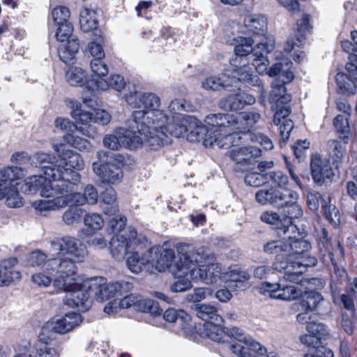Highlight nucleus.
<instances>
[{"instance_id":"f257e3e1","label":"nucleus","mask_w":357,"mask_h":357,"mask_svg":"<svg viewBox=\"0 0 357 357\" xmlns=\"http://www.w3.org/2000/svg\"><path fill=\"white\" fill-rule=\"evenodd\" d=\"M245 26L256 36H261V40L252 47L255 40L252 38L238 36L234 38L235 42L234 56L230 59L234 72L238 79L250 80L252 66L258 73L266 72L269 61L266 54L275 49V40L267 34V19L261 15H250L244 19Z\"/></svg>"},{"instance_id":"f03ea898","label":"nucleus","mask_w":357,"mask_h":357,"mask_svg":"<svg viewBox=\"0 0 357 357\" xmlns=\"http://www.w3.org/2000/svg\"><path fill=\"white\" fill-rule=\"evenodd\" d=\"M132 119L135 126L131 128L137 129H127L123 127L116 128L112 133L105 135L102 139L105 147L118 151L122 146L129 149L139 148L143 143H146L152 149L157 150L160 146L169 142V139L162 132H157L156 136L148 135L146 132V123L151 119L158 117V120L165 121V117L160 112H145L144 110L135 111L132 113Z\"/></svg>"},{"instance_id":"7ed1b4c3","label":"nucleus","mask_w":357,"mask_h":357,"mask_svg":"<svg viewBox=\"0 0 357 357\" xmlns=\"http://www.w3.org/2000/svg\"><path fill=\"white\" fill-rule=\"evenodd\" d=\"M52 160L49 153L42 151L36 152L29 158L30 165L40 169L45 176L33 175L28 177L21 187L22 192L27 194L38 192L45 198L43 200H50L59 192L60 181L77 183L78 176L76 173L68 170L63 172L61 167L53 165Z\"/></svg>"},{"instance_id":"20e7f679","label":"nucleus","mask_w":357,"mask_h":357,"mask_svg":"<svg viewBox=\"0 0 357 357\" xmlns=\"http://www.w3.org/2000/svg\"><path fill=\"white\" fill-rule=\"evenodd\" d=\"M204 258L203 248H195L190 244L181 243L177 246V258L174 264L172 272L175 282L171 289L174 292H182L192 287L191 266L194 262H201Z\"/></svg>"},{"instance_id":"39448f33","label":"nucleus","mask_w":357,"mask_h":357,"mask_svg":"<svg viewBox=\"0 0 357 357\" xmlns=\"http://www.w3.org/2000/svg\"><path fill=\"white\" fill-rule=\"evenodd\" d=\"M298 193L292 190L257 191L255 194V199L259 204H270L284 209V217L289 219L290 225L287 230L291 233L298 230L297 227L292 223V220L303 215V210L298 204Z\"/></svg>"},{"instance_id":"423d86ee","label":"nucleus","mask_w":357,"mask_h":357,"mask_svg":"<svg viewBox=\"0 0 357 357\" xmlns=\"http://www.w3.org/2000/svg\"><path fill=\"white\" fill-rule=\"evenodd\" d=\"M77 184L68 183V181H60L59 192L54 198L50 200H36L31 203L36 213L45 215L49 211H60L67 206H83L86 204L84 194L73 192V186Z\"/></svg>"},{"instance_id":"0eeeda50","label":"nucleus","mask_w":357,"mask_h":357,"mask_svg":"<svg viewBox=\"0 0 357 357\" xmlns=\"http://www.w3.org/2000/svg\"><path fill=\"white\" fill-rule=\"evenodd\" d=\"M190 121L195 123L194 130L187 135V139L190 142L203 140L206 135H214L220 132H232L235 130L236 119L234 114H211L206 116L204 125L196 118H191Z\"/></svg>"},{"instance_id":"6e6552de","label":"nucleus","mask_w":357,"mask_h":357,"mask_svg":"<svg viewBox=\"0 0 357 357\" xmlns=\"http://www.w3.org/2000/svg\"><path fill=\"white\" fill-rule=\"evenodd\" d=\"M74 258L60 256L58 258L47 260L45 263V270L54 278V286L58 289H69L75 287L77 275V263Z\"/></svg>"},{"instance_id":"1a4fd4ad","label":"nucleus","mask_w":357,"mask_h":357,"mask_svg":"<svg viewBox=\"0 0 357 357\" xmlns=\"http://www.w3.org/2000/svg\"><path fill=\"white\" fill-rule=\"evenodd\" d=\"M149 112H160L165 117V121L158 120V117H155L154 119H151L150 123H146V132L148 135H151L156 136L157 132H162L169 139V142L165 143L164 145L171 143V137L180 138L186 135L187 132L190 129V132L194 130L195 125L194 122L190 121L191 118L194 116L182 117L179 123H167L168 117L161 110L152 109Z\"/></svg>"},{"instance_id":"9d476101","label":"nucleus","mask_w":357,"mask_h":357,"mask_svg":"<svg viewBox=\"0 0 357 357\" xmlns=\"http://www.w3.org/2000/svg\"><path fill=\"white\" fill-rule=\"evenodd\" d=\"M235 130L239 131L245 137L259 144L264 149L271 150L273 144L271 139L261 132H250V130L261 119V114L255 111L243 112L234 115Z\"/></svg>"},{"instance_id":"9b49d317","label":"nucleus","mask_w":357,"mask_h":357,"mask_svg":"<svg viewBox=\"0 0 357 357\" xmlns=\"http://www.w3.org/2000/svg\"><path fill=\"white\" fill-rule=\"evenodd\" d=\"M98 161L93 162V169L100 181L104 183L116 185L123 178V171L116 164L112 162V153L104 150L98 151Z\"/></svg>"},{"instance_id":"f8f14e48","label":"nucleus","mask_w":357,"mask_h":357,"mask_svg":"<svg viewBox=\"0 0 357 357\" xmlns=\"http://www.w3.org/2000/svg\"><path fill=\"white\" fill-rule=\"evenodd\" d=\"M317 263V258L305 252V255H301L294 259H289V262L286 263L285 266H279L278 262L275 263V268L278 272L284 271L283 280L298 283L301 280L305 268L314 266Z\"/></svg>"},{"instance_id":"ddd939ff","label":"nucleus","mask_w":357,"mask_h":357,"mask_svg":"<svg viewBox=\"0 0 357 357\" xmlns=\"http://www.w3.org/2000/svg\"><path fill=\"white\" fill-rule=\"evenodd\" d=\"M141 238L138 237L136 229L129 227L122 234H115L110 241V251L116 259L122 260L132 249L139 246Z\"/></svg>"},{"instance_id":"4468645a","label":"nucleus","mask_w":357,"mask_h":357,"mask_svg":"<svg viewBox=\"0 0 357 357\" xmlns=\"http://www.w3.org/2000/svg\"><path fill=\"white\" fill-rule=\"evenodd\" d=\"M65 103L71 109L70 115L75 120L77 130L87 137H93L96 134V128L92 125L94 114L83 109L80 103L76 100L66 98Z\"/></svg>"},{"instance_id":"2eb2a0df","label":"nucleus","mask_w":357,"mask_h":357,"mask_svg":"<svg viewBox=\"0 0 357 357\" xmlns=\"http://www.w3.org/2000/svg\"><path fill=\"white\" fill-rule=\"evenodd\" d=\"M342 47L349 54V61L346 64L347 73H338L336 75V82L339 89H352L356 86L357 78V55L355 45L349 40L342 42Z\"/></svg>"},{"instance_id":"dca6fc26","label":"nucleus","mask_w":357,"mask_h":357,"mask_svg":"<svg viewBox=\"0 0 357 357\" xmlns=\"http://www.w3.org/2000/svg\"><path fill=\"white\" fill-rule=\"evenodd\" d=\"M66 294L64 302L66 305L72 307H77L82 311L87 310L91 306L90 294L91 291V284L90 282H84L81 283L80 278L76 280L75 287L69 289H60Z\"/></svg>"},{"instance_id":"f3484780","label":"nucleus","mask_w":357,"mask_h":357,"mask_svg":"<svg viewBox=\"0 0 357 357\" xmlns=\"http://www.w3.org/2000/svg\"><path fill=\"white\" fill-rule=\"evenodd\" d=\"M51 245L60 256L74 258L75 261H84L88 255L86 245L71 236L57 238L52 241Z\"/></svg>"},{"instance_id":"a211bd4d","label":"nucleus","mask_w":357,"mask_h":357,"mask_svg":"<svg viewBox=\"0 0 357 357\" xmlns=\"http://www.w3.org/2000/svg\"><path fill=\"white\" fill-rule=\"evenodd\" d=\"M54 149L58 154V158L50 154L53 158V165L59 166L63 172L70 171L78 176V181L75 184L80 182V176L74 169L81 170L84 167V162L81 155L70 149H66L63 144L54 145ZM68 183H71L68 182Z\"/></svg>"},{"instance_id":"6ab92c4d","label":"nucleus","mask_w":357,"mask_h":357,"mask_svg":"<svg viewBox=\"0 0 357 357\" xmlns=\"http://www.w3.org/2000/svg\"><path fill=\"white\" fill-rule=\"evenodd\" d=\"M91 291L97 299L102 301L114 296L130 291L132 284L128 282L107 283L103 278H96L91 280Z\"/></svg>"},{"instance_id":"aec40b11","label":"nucleus","mask_w":357,"mask_h":357,"mask_svg":"<svg viewBox=\"0 0 357 357\" xmlns=\"http://www.w3.org/2000/svg\"><path fill=\"white\" fill-rule=\"evenodd\" d=\"M207 254L204 252V258L201 262H194L191 266V277L195 282L212 284L221 278L222 268L218 264L211 263L206 266L201 265L205 261Z\"/></svg>"},{"instance_id":"412c9836","label":"nucleus","mask_w":357,"mask_h":357,"mask_svg":"<svg viewBox=\"0 0 357 357\" xmlns=\"http://www.w3.org/2000/svg\"><path fill=\"white\" fill-rule=\"evenodd\" d=\"M259 291L271 298L287 301L296 300L301 295L300 289L292 285L282 284L281 280L278 283H262Z\"/></svg>"},{"instance_id":"4be33fe9","label":"nucleus","mask_w":357,"mask_h":357,"mask_svg":"<svg viewBox=\"0 0 357 357\" xmlns=\"http://www.w3.org/2000/svg\"><path fill=\"white\" fill-rule=\"evenodd\" d=\"M292 62L289 58L282 56L278 59L277 62L268 71L266 69L264 73H268L271 77H276V84L278 88L282 87L284 84L291 82L294 75L291 70ZM264 74V73H262Z\"/></svg>"},{"instance_id":"5701e85b","label":"nucleus","mask_w":357,"mask_h":357,"mask_svg":"<svg viewBox=\"0 0 357 357\" xmlns=\"http://www.w3.org/2000/svg\"><path fill=\"white\" fill-rule=\"evenodd\" d=\"M82 321V317L79 314L68 312L62 317L49 322L48 326L52 332L64 335L78 327Z\"/></svg>"},{"instance_id":"b1692460","label":"nucleus","mask_w":357,"mask_h":357,"mask_svg":"<svg viewBox=\"0 0 357 357\" xmlns=\"http://www.w3.org/2000/svg\"><path fill=\"white\" fill-rule=\"evenodd\" d=\"M286 235L287 242V260L294 259L311 248L310 243L305 239L298 229L295 233H287Z\"/></svg>"},{"instance_id":"393cba45","label":"nucleus","mask_w":357,"mask_h":357,"mask_svg":"<svg viewBox=\"0 0 357 357\" xmlns=\"http://www.w3.org/2000/svg\"><path fill=\"white\" fill-rule=\"evenodd\" d=\"M126 100L128 105L138 108H155L160 105L159 97L152 92L130 91L129 95H126Z\"/></svg>"},{"instance_id":"a878e982","label":"nucleus","mask_w":357,"mask_h":357,"mask_svg":"<svg viewBox=\"0 0 357 357\" xmlns=\"http://www.w3.org/2000/svg\"><path fill=\"white\" fill-rule=\"evenodd\" d=\"M220 132L214 135H208L204 139V145L213 146L216 145L218 148L227 149L231 146L238 145V142L241 139L242 136L240 132Z\"/></svg>"},{"instance_id":"bb28decb","label":"nucleus","mask_w":357,"mask_h":357,"mask_svg":"<svg viewBox=\"0 0 357 357\" xmlns=\"http://www.w3.org/2000/svg\"><path fill=\"white\" fill-rule=\"evenodd\" d=\"M230 65L231 64L230 63ZM231 66L234 73L233 78H229L225 74H222L218 76H210L202 82V86L205 89H218L219 88H226L231 86V83L233 82L234 79H236L241 82H251L253 83V85H255V83L258 82V77L257 75H254L252 73V79L250 80L244 81L243 79H238V76L237 75L236 73L234 72L233 66Z\"/></svg>"},{"instance_id":"cd10ccee","label":"nucleus","mask_w":357,"mask_h":357,"mask_svg":"<svg viewBox=\"0 0 357 357\" xmlns=\"http://www.w3.org/2000/svg\"><path fill=\"white\" fill-rule=\"evenodd\" d=\"M311 174L315 183L322 184L326 178H331L334 174L328 162L323 161L317 155H313L311 159Z\"/></svg>"},{"instance_id":"c85d7f7f","label":"nucleus","mask_w":357,"mask_h":357,"mask_svg":"<svg viewBox=\"0 0 357 357\" xmlns=\"http://www.w3.org/2000/svg\"><path fill=\"white\" fill-rule=\"evenodd\" d=\"M255 102V98L242 91L234 95H231L220 102V107L226 110H238L247 105H252Z\"/></svg>"},{"instance_id":"c756f323","label":"nucleus","mask_w":357,"mask_h":357,"mask_svg":"<svg viewBox=\"0 0 357 357\" xmlns=\"http://www.w3.org/2000/svg\"><path fill=\"white\" fill-rule=\"evenodd\" d=\"M261 150L253 146L236 147L229 152L230 158L236 163L250 165L260 156Z\"/></svg>"},{"instance_id":"7c9ffc66","label":"nucleus","mask_w":357,"mask_h":357,"mask_svg":"<svg viewBox=\"0 0 357 357\" xmlns=\"http://www.w3.org/2000/svg\"><path fill=\"white\" fill-rule=\"evenodd\" d=\"M155 261L153 264L159 272L165 271L170 267L174 269V264L176 260L174 251L172 249L157 248L155 251Z\"/></svg>"},{"instance_id":"2f4dec72","label":"nucleus","mask_w":357,"mask_h":357,"mask_svg":"<svg viewBox=\"0 0 357 357\" xmlns=\"http://www.w3.org/2000/svg\"><path fill=\"white\" fill-rule=\"evenodd\" d=\"M24 170L17 167H6L0 169V199L3 196V190H7L8 185L24 176Z\"/></svg>"},{"instance_id":"473e14b6","label":"nucleus","mask_w":357,"mask_h":357,"mask_svg":"<svg viewBox=\"0 0 357 357\" xmlns=\"http://www.w3.org/2000/svg\"><path fill=\"white\" fill-rule=\"evenodd\" d=\"M319 246L323 255L326 256L328 254L331 261H333V256L336 255L339 257H343V248L339 244L336 243L335 248L333 247L331 238L328 237V233L325 228L321 229V234L320 236Z\"/></svg>"},{"instance_id":"72a5a7b5","label":"nucleus","mask_w":357,"mask_h":357,"mask_svg":"<svg viewBox=\"0 0 357 357\" xmlns=\"http://www.w3.org/2000/svg\"><path fill=\"white\" fill-rule=\"evenodd\" d=\"M262 222L273 226L275 229L282 230L283 234L289 232L288 225H290L289 219L284 217L283 213H278L274 211H266L261 215Z\"/></svg>"},{"instance_id":"f704fd0d","label":"nucleus","mask_w":357,"mask_h":357,"mask_svg":"<svg viewBox=\"0 0 357 357\" xmlns=\"http://www.w3.org/2000/svg\"><path fill=\"white\" fill-rule=\"evenodd\" d=\"M59 47V56L66 63H70L79 50V43L76 36H72Z\"/></svg>"},{"instance_id":"c9c22d12","label":"nucleus","mask_w":357,"mask_h":357,"mask_svg":"<svg viewBox=\"0 0 357 357\" xmlns=\"http://www.w3.org/2000/svg\"><path fill=\"white\" fill-rule=\"evenodd\" d=\"M66 79L67 82L74 87L86 86L88 89V83L91 84L92 80H88L84 70L79 67H70L66 73Z\"/></svg>"},{"instance_id":"e433bc0d","label":"nucleus","mask_w":357,"mask_h":357,"mask_svg":"<svg viewBox=\"0 0 357 357\" xmlns=\"http://www.w3.org/2000/svg\"><path fill=\"white\" fill-rule=\"evenodd\" d=\"M194 310L197 316L204 321H215L223 323V319L218 314V310L215 307L206 304H196L194 306Z\"/></svg>"},{"instance_id":"4c0bfd02","label":"nucleus","mask_w":357,"mask_h":357,"mask_svg":"<svg viewBox=\"0 0 357 357\" xmlns=\"http://www.w3.org/2000/svg\"><path fill=\"white\" fill-rule=\"evenodd\" d=\"M88 83V89H105L106 86L111 89H123L126 86L124 78L119 75H112L107 80H96L94 85Z\"/></svg>"},{"instance_id":"58836bf2","label":"nucleus","mask_w":357,"mask_h":357,"mask_svg":"<svg viewBox=\"0 0 357 357\" xmlns=\"http://www.w3.org/2000/svg\"><path fill=\"white\" fill-rule=\"evenodd\" d=\"M229 282L227 287L232 291L243 290L245 289L244 282L250 279V275L245 271L234 269L228 273Z\"/></svg>"},{"instance_id":"ea45409f","label":"nucleus","mask_w":357,"mask_h":357,"mask_svg":"<svg viewBox=\"0 0 357 357\" xmlns=\"http://www.w3.org/2000/svg\"><path fill=\"white\" fill-rule=\"evenodd\" d=\"M328 151L331 159L333 160V164L337 168L342 163L346 149L341 141L337 139H331L327 144Z\"/></svg>"},{"instance_id":"a19ab883","label":"nucleus","mask_w":357,"mask_h":357,"mask_svg":"<svg viewBox=\"0 0 357 357\" xmlns=\"http://www.w3.org/2000/svg\"><path fill=\"white\" fill-rule=\"evenodd\" d=\"M301 301L300 305L305 311H313L321 305L324 298L320 293L316 291H305L300 296Z\"/></svg>"},{"instance_id":"79ce46f5","label":"nucleus","mask_w":357,"mask_h":357,"mask_svg":"<svg viewBox=\"0 0 357 357\" xmlns=\"http://www.w3.org/2000/svg\"><path fill=\"white\" fill-rule=\"evenodd\" d=\"M79 24L84 32L96 29L98 24L96 12L87 8L82 9L80 12Z\"/></svg>"},{"instance_id":"37998d69","label":"nucleus","mask_w":357,"mask_h":357,"mask_svg":"<svg viewBox=\"0 0 357 357\" xmlns=\"http://www.w3.org/2000/svg\"><path fill=\"white\" fill-rule=\"evenodd\" d=\"M222 323L208 321L204 325L205 335L217 342H224L226 337V331L222 327Z\"/></svg>"},{"instance_id":"c03bdc74","label":"nucleus","mask_w":357,"mask_h":357,"mask_svg":"<svg viewBox=\"0 0 357 357\" xmlns=\"http://www.w3.org/2000/svg\"><path fill=\"white\" fill-rule=\"evenodd\" d=\"M268 181H271L277 188H270L268 189H261L259 191L291 190L287 188L289 182L288 176L281 171H271L267 173V182Z\"/></svg>"},{"instance_id":"a18cd8bd","label":"nucleus","mask_w":357,"mask_h":357,"mask_svg":"<svg viewBox=\"0 0 357 357\" xmlns=\"http://www.w3.org/2000/svg\"><path fill=\"white\" fill-rule=\"evenodd\" d=\"M84 209L76 206H69L62 215V220L67 225H73L81 221Z\"/></svg>"},{"instance_id":"49530a36","label":"nucleus","mask_w":357,"mask_h":357,"mask_svg":"<svg viewBox=\"0 0 357 357\" xmlns=\"http://www.w3.org/2000/svg\"><path fill=\"white\" fill-rule=\"evenodd\" d=\"M137 309L142 312L149 313L154 317L161 314L162 310L159 307L158 303L153 299L137 298Z\"/></svg>"},{"instance_id":"de8ad7c7","label":"nucleus","mask_w":357,"mask_h":357,"mask_svg":"<svg viewBox=\"0 0 357 357\" xmlns=\"http://www.w3.org/2000/svg\"><path fill=\"white\" fill-rule=\"evenodd\" d=\"M291 96L287 91H271L268 100L272 105V109L278 108L287 104L291 100Z\"/></svg>"},{"instance_id":"09e8293b","label":"nucleus","mask_w":357,"mask_h":357,"mask_svg":"<svg viewBox=\"0 0 357 357\" xmlns=\"http://www.w3.org/2000/svg\"><path fill=\"white\" fill-rule=\"evenodd\" d=\"M91 68L93 73L92 79L94 85L96 80H104L102 77L107 75L109 70L107 65L102 59H93L91 61Z\"/></svg>"},{"instance_id":"8fccbe9b","label":"nucleus","mask_w":357,"mask_h":357,"mask_svg":"<svg viewBox=\"0 0 357 357\" xmlns=\"http://www.w3.org/2000/svg\"><path fill=\"white\" fill-rule=\"evenodd\" d=\"M306 329L309 333L314 335L320 341L329 337L330 333L326 326L320 322L308 323Z\"/></svg>"},{"instance_id":"3c124183","label":"nucleus","mask_w":357,"mask_h":357,"mask_svg":"<svg viewBox=\"0 0 357 357\" xmlns=\"http://www.w3.org/2000/svg\"><path fill=\"white\" fill-rule=\"evenodd\" d=\"M3 197H6V204L10 208H20L23 205L22 198L20 194L15 188H7V190H3Z\"/></svg>"},{"instance_id":"603ef678","label":"nucleus","mask_w":357,"mask_h":357,"mask_svg":"<svg viewBox=\"0 0 357 357\" xmlns=\"http://www.w3.org/2000/svg\"><path fill=\"white\" fill-rule=\"evenodd\" d=\"M141 241L139 246L137 249L130 250V256L128 257L126 263L129 269L133 273H139L142 270V264H141L140 257H139V251L141 249Z\"/></svg>"},{"instance_id":"864d4df0","label":"nucleus","mask_w":357,"mask_h":357,"mask_svg":"<svg viewBox=\"0 0 357 357\" xmlns=\"http://www.w3.org/2000/svg\"><path fill=\"white\" fill-rule=\"evenodd\" d=\"M277 247L273 254H276V261L274 264L278 262L279 266H285L288 263L287 260V242L286 236L282 240H278Z\"/></svg>"},{"instance_id":"5fc2aeb1","label":"nucleus","mask_w":357,"mask_h":357,"mask_svg":"<svg viewBox=\"0 0 357 357\" xmlns=\"http://www.w3.org/2000/svg\"><path fill=\"white\" fill-rule=\"evenodd\" d=\"M52 16L56 25L69 23L68 21L70 13L67 7L59 6L54 8L52 11Z\"/></svg>"},{"instance_id":"6e6d98bb","label":"nucleus","mask_w":357,"mask_h":357,"mask_svg":"<svg viewBox=\"0 0 357 357\" xmlns=\"http://www.w3.org/2000/svg\"><path fill=\"white\" fill-rule=\"evenodd\" d=\"M67 142L75 149L82 151H89L91 149V144L86 139L77 135L68 134L66 137Z\"/></svg>"},{"instance_id":"4d7b16f0","label":"nucleus","mask_w":357,"mask_h":357,"mask_svg":"<svg viewBox=\"0 0 357 357\" xmlns=\"http://www.w3.org/2000/svg\"><path fill=\"white\" fill-rule=\"evenodd\" d=\"M163 318L166 321L173 323L178 319L181 321H185L189 319V315L183 310H176L173 308H169L164 312Z\"/></svg>"},{"instance_id":"13d9d810","label":"nucleus","mask_w":357,"mask_h":357,"mask_svg":"<svg viewBox=\"0 0 357 357\" xmlns=\"http://www.w3.org/2000/svg\"><path fill=\"white\" fill-rule=\"evenodd\" d=\"M126 222L127 219L124 215H116L109 221L107 229L116 234H117V233L122 234L124 231L123 230Z\"/></svg>"},{"instance_id":"bf43d9fd","label":"nucleus","mask_w":357,"mask_h":357,"mask_svg":"<svg viewBox=\"0 0 357 357\" xmlns=\"http://www.w3.org/2000/svg\"><path fill=\"white\" fill-rule=\"evenodd\" d=\"M84 222L88 228L99 230L102 227L104 220L98 213H88L84 217Z\"/></svg>"},{"instance_id":"052dcab7","label":"nucleus","mask_w":357,"mask_h":357,"mask_svg":"<svg viewBox=\"0 0 357 357\" xmlns=\"http://www.w3.org/2000/svg\"><path fill=\"white\" fill-rule=\"evenodd\" d=\"M325 218L332 224L338 225L340 222V213L335 206L327 204L322 205Z\"/></svg>"},{"instance_id":"680f3d73","label":"nucleus","mask_w":357,"mask_h":357,"mask_svg":"<svg viewBox=\"0 0 357 357\" xmlns=\"http://www.w3.org/2000/svg\"><path fill=\"white\" fill-rule=\"evenodd\" d=\"M244 181L250 186L259 187L267 182V174L250 172L245 175Z\"/></svg>"},{"instance_id":"e2e57ef3","label":"nucleus","mask_w":357,"mask_h":357,"mask_svg":"<svg viewBox=\"0 0 357 357\" xmlns=\"http://www.w3.org/2000/svg\"><path fill=\"white\" fill-rule=\"evenodd\" d=\"M212 294L213 290L210 288H196L194 289L192 293L187 295L186 299L188 301L197 303L206 298L209 296H211Z\"/></svg>"},{"instance_id":"0e129e2a","label":"nucleus","mask_w":357,"mask_h":357,"mask_svg":"<svg viewBox=\"0 0 357 357\" xmlns=\"http://www.w3.org/2000/svg\"><path fill=\"white\" fill-rule=\"evenodd\" d=\"M20 278L21 273L19 271L0 270V286H8Z\"/></svg>"},{"instance_id":"69168bd1","label":"nucleus","mask_w":357,"mask_h":357,"mask_svg":"<svg viewBox=\"0 0 357 357\" xmlns=\"http://www.w3.org/2000/svg\"><path fill=\"white\" fill-rule=\"evenodd\" d=\"M57 26L58 29L56 33V38L57 40L63 43L73 36L72 35L73 27L70 22Z\"/></svg>"},{"instance_id":"338daca9","label":"nucleus","mask_w":357,"mask_h":357,"mask_svg":"<svg viewBox=\"0 0 357 357\" xmlns=\"http://www.w3.org/2000/svg\"><path fill=\"white\" fill-rule=\"evenodd\" d=\"M307 204L310 210L317 211L319 208V204H326V201L322 195L316 191H309L307 195Z\"/></svg>"},{"instance_id":"774afa93","label":"nucleus","mask_w":357,"mask_h":357,"mask_svg":"<svg viewBox=\"0 0 357 357\" xmlns=\"http://www.w3.org/2000/svg\"><path fill=\"white\" fill-rule=\"evenodd\" d=\"M334 354L331 349L324 346L317 345L303 357H333Z\"/></svg>"}]
</instances>
